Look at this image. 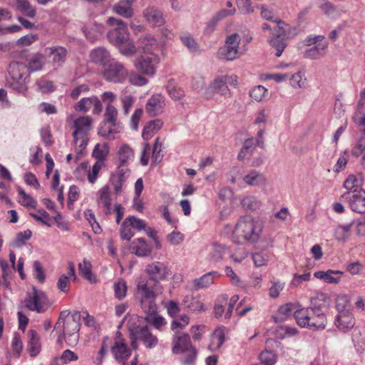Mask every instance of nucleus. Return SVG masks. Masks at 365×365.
Wrapping results in <instances>:
<instances>
[{"label":"nucleus","mask_w":365,"mask_h":365,"mask_svg":"<svg viewBox=\"0 0 365 365\" xmlns=\"http://www.w3.org/2000/svg\"><path fill=\"white\" fill-rule=\"evenodd\" d=\"M327 300V295L326 294L317 292L310 299V307L307 309H309L312 311L318 310L323 312L322 309L325 307Z\"/></svg>","instance_id":"nucleus-38"},{"label":"nucleus","mask_w":365,"mask_h":365,"mask_svg":"<svg viewBox=\"0 0 365 365\" xmlns=\"http://www.w3.org/2000/svg\"><path fill=\"white\" fill-rule=\"evenodd\" d=\"M97 202L105 209L106 215L111 213V191L109 185H104L98 191Z\"/></svg>","instance_id":"nucleus-23"},{"label":"nucleus","mask_w":365,"mask_h":365,"mask_svg":"<svg viewBox=\"0 0 365 365\" xmlns=\"http://www.w3.org/2000/svg\"><path fill=\"white\" fill-rule=\"evenodd\" d=\"M38 90L43 93L53 92L56 90V86L51 81L46 78H41L36 83Z\"/></svg>","instance_id":"nucleus-52"},{"label":"nucleus","mask_w":365,"mask_h":365,"mask_svg":"<svg viewBox=\"0 0 365 365\" xmlns=\"http://www.w3.org/2000/svg\"><path fill=\"white\" fill-rule=\"evenodd\" d=\"M133 4L123 0H119L118 3L114 4L113 10L119 16L125 19H130L134 15Z\"/></svg>","instance_id":"nucleus-34"},{"label":"nucleus","mask_w":365,"mask_h":365,"mask_svg":"<svg viewBox=\"0 0 365 365\" xmlns=\"http://www.w3.org/2000/svg\"><path fill=\"white\" fill-rule=\"evenodd\" d=\"M227 250L228 248L225 245L213 243L212 245V250L209 255V259L214 262L220 261L227 253Z\"/></svg>","instance_id":"nucleus-40"},{"label":"nucleus","mask_w":365,"mask_h":365,"mask_svg":"<svg viewBox=\"0 0 365 365\" xmlns=\"http://www.w3.org/2000/svg\"><path fill=\"white\" fill-rule=\"evenodd\" d=\"M19 195L21 198V204L25 207H36L37 202L28 195L21 187L17 189Z\"/></svg>","instance_id":"nucleus-61"},{"label":"nucleus","mask_w":365,"mask_h":365,"mask_svg":"<svg viewBox=\"0 0 365 365\" xmlns=\"http://www.w3.org/2000/svg\"><path fill=\"white\" fill-rule=\"evenodd\" d=\"M165 106L164 97L160 94H155L148 98L145 110L150 116H156L164 111Z\"/></svg>","instance_id":"nucleus-20"},{"label":"nucleus","mask_w":365,"mask_h":365,"mask_svg":"<svg viewBox=\"0 0 365 365\" xmlns=\"http://www.w3.org/2000/svg\"><path fill=\"white\" fill-rule=\"evenodd\" d=\"M134 151L127 144L120 145L117 151L116 158L120 165H128L134 160Z\"/></svg>","instance_id":"nucleus-29"},{"label":"nucleus","mask_w":365,"mask_h":365,"mask_svg":"<svg viewBox=\"0 0 365 365\" xmlns=\"http://www.w3.org/2000/svg\"><path fill=\"white\" fill-rule=\"evenodd\" d=\"M138 44L145 55H158V53L160 51L158 41L150 34L140 37Z\"/></svg>","instance_id":"nucleus-19"},{"label":"nucleus","mask_w":365,"mask_h":365,"mask_svg":"<svg viewBox=\"0 0 365 365\" xmlns=\"http://www.w3.org/2000/svg\"><path fill=\"white\" fill-rule=\"evenodd\" d=\"M103 76L106 81L114 83H122L128 76V70L123 64L113 58L103 68Z\"/></svg>","instance_id":"nucleus-6"},{"label":"nucleus","mask_w":365,"mask_h":365,"mask_svg":"<svg viewBox=\"0 0 365 365\" xmlns=\"http://www.w3.org/2000/svg\"><path fill=\"white\" fill-rule=\"evenodd\" d=\"M363 183L361 177L356 175H350L344 182V187L346 192L363 190L361 187Z\"/></svg>","instance_id":"nucleus-41"},{"label":"nucleus","mask_w":365,"mask_h":365,"mask_svg":"<svg viewBox=\"0 0 365 365\" xmlns=\"http://www.w3.org/2000/svg\"><path fill=\"white\" fill-rule=\"evenodd\" d=\"M243 181L250 186H263L267 180L262 173L252 170L243 177Z\"/></svg>","instance_id":"nucleus-32"},{"label":"nucleus","mask_w":365,"mask_h":365,"mask_svg":"<svg viewBox=\"0 0 365 365\" xmlns=\"http://www.w3.org/2000/svg\"><path fill=\"white\" fill-rule=\"evenodd\" d=\"M210 88L213 89L216 93L220 94L221 96H230V89L221 76L216 78L210 85Z\"/></svg>","instance_id":"nucleus-44"},{"label":"nucleus","mask_w":365,"mask_h":365,"mask_svg":"<svg viewBox=\"0 0 365 365\" xmlns=\"http://www.w3.org/2000/svg\"><path fill=\"white\" fill-rule=\"evenodd\" d=\"M159 62L158 55H142L138 57L134 62V66L138 73L153 76L156 72V64Z\"/></svg>","instance_id":"nucleus-10"},{"label":"nucleus","mask_w":365,"mask_h":365,"mask_svg":"<svg viewBox=\"0 0 365 365\" xmlns=\"http://www.w3.org/2000/svg\"><path fill=\"white\" fill-rule=\"evenodd\" d=\"M259 359L264 365H273L276 362L275 354L270 351H264L259 354Z\"/></svg>","instance_id":"nucleus-64"},{"label":"nucleus","mask_w":365,"mask_h":365,"mask_svg":"<svg viewBox=\"0 0 365 365\" xmlns=\"http://www.w3.org/2000/svg\"><path fill=\"white\" fill-rule=\"evenodd\" d=\"M262 230L260 222L255 221L250 216L241 217L237 223L232 233V240L237 244L245 242H256Z\"/></svg>","instance_id":"nucleus-2"},{"label":"nucleus","mask_w":365,"mask_h":365,"mask_svg":"<svg viewBox=\"0 0 365 365\" xmlns=\"http://www.w3.org/2000/svg\"><path fill=\"white\" fill-rule=\"evenodd\" d=\"M16 9L29 18H34L36 14L35 7L29 0H14Z\"/></svg>","instance_id":"nucleus-37"},{"label":"nucleus","mask_w":365,"mask_h":365,"mask_svg":"<svg viewBox=\"0 0 365 365\" xmlns=\"http://www.w3.org/2000/svg\"><path fill=\"white\" fill-rule=\"evenodd\" d=\"M45 64V55L35 53L29 60L27 65L28 73L38 71L43 69Z\"/></svg>","instance_id":"nucleus-36"},{"label":"nucleus","mask_w":365,"mask_h":365,"mask_svg":"<svg viewBox=\"0 0 365 365\" xmlns=\"http://www.w3.org/2000/svg\"><path fill=\"white\" fill-rule=\"evenodd\" d=\"M240 41V36L237 33L228 36L226 38L225 44L218 50V58L224 61L236 59L239 53Z\"/></svg>","instance_id":"nucleus-8"},{"label":"nucleus","mask_w":365,"mask_h":365,"mask_svg":"<svg viewBox=\"0 0 365 365\" xmlns=\"http://www.w3.org/2000/svg\"><path fill=\"white\" fill-rule=\"evenodd\" d=\"M157 310L158 305L155 306L153 312L150 310L143 311L145 314V320L148 324H152L156 329L162 331L167 322L164 317L157 314Z\"/></svg>","instance_id":"nucleus-28"},{"label":"nucleus","mask_w":365,"mask_h":365,"mask_svg":"<svg viewBox=\"0 0 365 365\" xmlns=\"http://www.w3.org/2000/svg\"><path fill=\"white\" fill-rule=\"evenodd\" d=\"M131 253L140 257H145L150 255L153 246L148 244L144 238L135 239L130 245Z\"/></svg>","instance_id":"nucleus-22"},{"label":"nucleus","mask_w":365,"mask_h":365,"mask_svg":"<svg viewBox=\"0 0 365 365\" xmlns=\"http://www.w3.org/2000/svg\"><path fill=\"white\" fill-rule=\"evenodd\" d=\"M365 150V129L361 132V136L357 140L356 144L353 146L351 154L355 157H359Z\"/></svg>","instance_id":"nucleus-56"},{"label":"nucleus","mask_w":365,"mask_h":365,"mask_svg":"<svg viewBox=\"0 0 365 365\" xmlns=\"http://www.w3.org/2000/svg\"><path fill=\"white\" fill-rule=\"evenodd\" d=\"M93 26L94 28H92V31H88L86 26L82 29L86 37L91 41H96L103 32V26L102 24H94Z\"/></svg>","instance_id":"nucleus-49"},{"label":"nucleus","mask_w":365,"mask_h":365,"mask_svg":"<svg viewBox=\"0 0 365 365\" xmlns=\"http://www.w3.org/2000/svg\"><path fill=\"white\" fill-rule=\"evenodd\" d=\"M29 78H21L20 79L11 80L10 82L11 88L19 93H25L28 90Z\"/></svg>","instance_id":"nucleus-53"},{"label":"nucleus","mask_w":365,"mask_h":365,"mask_svg":"<svg viewBox=\"0 0 365 365\" xmlns=\"http://www.w3.org/2000/svg\"><path fill=\"white\" fill-rule=\"evenodd\" d=\"M127 78L132 85L136 86H145L148 82V79L143 76V74L137 73L135 71H131L130 73L128 71Z\"/></svg>","instance_id":"nucleus-55"},{"label":"nucleus","mask_w":365,"mask_h":365,"mask_svg":"<svg viewBox=\"0 0 365 365\" xmlns=\"http://www.w3.org/2000/svg\"><path fill=\"white\" fill-rule=\"evenodd\" d=\"M225 341V328L219 327L215 329L212 336V344L220 348Z\"/></svg>","instance_id":"nucleus-60"},{"label":"nucleus","mask_w":365,"mask_h":365,"mask_svg":"<svg viewBox=\"0 0 365 365\" xmlns=\"http://www.w3.org/2000/svg\"><path fill=\"white\" fill-rule=\"evenodd\" d=\"M67 50L60 46L46 47L44 49V55L46 56L54 69L63 66L67 57Z\"/></svg>","instance_id":"nucleus-13"},{"label":"nucleus","mask_w":365,"mask_h":365,"mask_svg":"<svg viewBox=\"0 0 365 365\" xmlns=\"http://www.w3.org/2000/svg\"><path fill=\"white\" fill-rule=\"evenodd\" d=\"M241 205L247 210H256L259 208L261 203L254 196H247L242 199Z\"/></svg>","instance_id":"nucleus-51"},{"label":"nucleus","mask_w":365,"mask_h":365,"mask_svg":"<svg viewBox=\"0 0 365 365\" xmlns=\"http://www.w3.org/2000/svg\"><path fill=\"white\" fill-rule=\"evenodd\" d=\"M28 351L31 356H36L39 354L41 350L39 336L35 330L31 329L28 332Z\"/></svg>","instance_id":"nucleus-33"},{"label":"nucleus","mask_w":365,"mask_h":365,"mask_svg":"<svg viewBox=\"0 0 365 365\" xmlns=\"http://www.w3.org/2000/svg\"><path fill=\"white\" fill-rule=\"evenodd\" d=\"M47 297L46 294L36 288L33 289L32 294L28 295L25 299L26 307L31 311L43 313L46 310Z\"/></svg>","instance_id":"nucleus-12"},{"label":"nucleus","mask_w":365,"mask_h":365,"mask_svg":"<svg viewBox=\"0 0 365 365\" xmlns=\"http://www.w3.org/2000/svg\"><path fill=\"white\" fill-rule=\"evenodd\" d=\"M219 273L216 271L209 272L203 274L200 278L195 279L192 281V286L195 289H201L208 287L214 283V279L219 277Z\"/></svg>","instance_id":"nucleus-31"},{"label":"nucleus","mask_w":365,"mask_h":365,"mask_svg":"<svg viewBox=\"0 0 365 365\" xmlns=\"http://www.w3.org/2000/svg\"><path fill=\"white\" fill-rule=\"evenodd\" d=\"M125 180L118 175H110L108 183L113 187L115 194L119 195L122 192L123 185Z\"/></svg>","instance_id":"nucleus-59"},{"label":"nucleus","mask_w":365,"mask_h":365,"mask_svg":"<svg viewBox=\"0 0 365 365\" xmlns=\"http://www.w3.org/2000/svg\"><path fill=\"white\" fill-rule=\"evenodd\" d=\"M163 286L160 283L147 280V278L140 277L136 280L135 297L140 304L143 310L153 312L157 306L156 299L163 293Z\"/></svg>","instance_id":"nucleus-1"},{"label":"nucleus","mask_w":365,"mask_h":365,"mask_svg":"<svg viewBox=\"0 0 365 365\" xmlns=\"http://www.w3.org/2000/svg\"><path fill=\"white\" fill-rule=\"evenodd\" d=\"M116 46L118 48L120 53L125 56H131L137 51L134 42L132 41L130 38L126 42L118 44Z\"/></svg>","instance_id":"nucleus-50"},{"label":"nucleus","mask_w":365,"mask_h":365,"mask_svg":"<svg viewBox=\"0 0 365 365\" xmlns=\"http://www.w3.org/2000/svg\"><path fill=\"white\" fill-rule=\"evenodd\" d=\"M92 123L93 120L89 116H81L73 121L72 135L78 155L83 152L88 145Z\"/></svg>","instance_id":"nucleus-4"},{"label":"nucleus","mask_w":365,"mask_h":365,"mask_svg":"<svg viewBox=\"0 0 365 365\" xmlns=\"http://www.w3.org/2000/svg\"><path fill=\"white\" fill-rule=\"evenodd\" d=\"M354 222H351L347 225H339L334 230V237L336 240L340 242L346 241L349 235L350 231L353 226Z\"/></svg>","instance_id":"nucleus-43"},{"label":"nucleus","mask_w":365,"mask_h":365,"mask_svg":"<svg viewBox=\"0 0 365 365\" xmlns=\"http://www.w3.org/2000/svg\"><path fill=\"white\" fill-rule=\"evenodd\" d=\"M115 296L118 299L124 298L127 293V285L124 280H119L114 284Z\"/></svg>","instance_id":"nucleus-62"},{"label":"nucleus","mask_w":365,"mask_h":365,"mask_svg":"<svg viewBox=\"0 0 365 365\" xmlns=\"http://www.w3.org/2000/svg\"><path fill=\"white\" fill-rule=\"evenodd\" d=\"M257 145V143L253 138L245 140L243 143L242 148L240 153L238 154V159H244L246 157L247 153H249L250 151H252L255 148V146Z\"/></svg>","instance_id":"nucleus-57"},{"label":"nucleus","mask_w":365,"mask_h":365,"mask_svg":"<svg viewBox=\"0 0 365 365\" xmlns=\"http://www.w3.org/2000/svg\"><path fill=\"white\" fill-rule=\"evenodd\" d=\"M334 324L341 331L345 333L354 327L355 320L352 313L337 314Z\"/></svg>","instance_id":"nucleus-26"},{"label":"nucleus","mask_w":365,"mask_h":365,"mask_svg":"<svg viewBox=\"0 0 365 365\" xmlns=\"http://www.w3.org/2000/svg\"><path fill=\"white\" fill-rule=\"evenodd\" d=\"M290 83L294 88H302L305 86L306 83V78L304 76V73L301 71H299L290 78Z\"/></svg>","instance_id":"nucleus-63"},{"label":"nucleus","mask_w":365,"mask_h":365,"mask_svg":"<svg viewBox=\"0 0 365 365\" xmlns=\"http://www.w3.org/2000/svg\"><path fill=\"white\" fill-rule=\"evenodd\" d=\"M287 26L284 21L279 20L277 21L278 31L276 34L270 39L271 46L276 49V56L279 57L287 46L284 37H289L291 34L289 31L284 28Z\"/></svg>","instance_id":"nucleus-14"},{"label":"nucleus","mask_w":365,"mask_h":365,"mask_svg":"<svg viewBox=\"0 0 365 365\" xmlns=\"http://www.w3.org/2000/svg\"><path fill=\"white\" fill-rule=\"evenodd\" d=\"M62 334L58 336V341L61 340V336L65 338L66 343L69 346H74L78 341V331L81 328V314L78 312L73 313L68 317L63 324L61 325Z\"/></svg>","instance_id":"nucleus-5"},{"label":"nucleus","mask_w":365,"mask_h":365,"mask_svg":"<svg viewBox=\"0 0 365 365\" xmlns=\"http://www.w3.org/2000/svg\"><path fill=\"white\" fill-rule=\"evenodd\" d=\"M109 153V146L107 143L96 144L93 150L92 155L97 160V162L102 163L103 164V161L106 160L107 155Z\"/></svg>","instance_id":"nucleus-47"},{"label":"nucleus","mask_w":365,"mask_h":365,"mask_svg":"<svg viewBox=\"0 0 365 365\" xmlns=\"http://www.w3.org/2000/svg\"><path fill=\"white\" fill-rule=\"evenodd\" d=\"M92 106L93 107V113L94 114H98L101 112V102L95 96L88 98H83L75 105L74 108L77 111L86 113L88 112Z\"/></svg>","instance_id":"nucleus-18"},{"label":"nucleus","mask_w":365,"mask_h":365,"mask_svg":"<svg viewBox=\"0 0 365 365\" xmlns=\"http://www.w3.org/2000/svg\"><path fill=\"white\" fill-rule=\"evenodd\" d=\"M8 71L11 80L20 79L21 78H29L30 75L28 73L27 65L21 62H11L9 66Z\"/></svg>","instance_id":"nucleus-27"},{"label":"nucleus","mask_w":365,"mask_h":365,"mask_svg":"<svg viewBox=\"0 0 365 365\" xmlns=\"http://www.w3.org/2000/svg\"><path fill=\"white\" fill-rule=\"evenodd\" d=\"M252 260L255 267L267 266L269 260V253L265 250L256 251L252 254Z\"/></svg>","instance_id":"nucleus-48"},{"label":"nucleus","mask_w":365,"mask_h":365,"mask_svg":"<svg viewBox=\"0 0 365 365\" xmlns=\"http://www.w3.org/2000/svg\"><path fill=\"white\" fill-rule=\"evenodd\" d=\"M107 23L110 26H116L113 30L109 31L107 35L109 41L112 44L118 46L128 40L130 36L125 22L121 19L109 17L107 20Z\"/></svg>","instance_id":"nucleus-7"},{"label":"nucleus","mask_w":365,"mask_h":365,"mask_svg":"<svg viewBox=\"0 0 365 365\" xmlns=\"http://www.w3.org/2000/svg\"><path fill=\"white\" fill-rule=\"evenodd\" d=\"M182 44L186 46L191 53H198L199 46L195 40L189 34L180 37Z\"/></svg>","instance_id":"nucleus-58"},{"label":"nucleus","mask_w":365,"mask_h":365,"mask_svg":"<svg viewBox=\"0 0 365 365\" xmlns=\"http://www.w3.org/2000/svg\"><path fill=\"white\" fill-rule=\"evenodd\" d=\"M341 274L340 271L328 270L327 272L318 271L314 275L316 278L323 280L326 283L336 284L339 282V278L334 277V274Z\"/></svg>","instance_id":"nucleus-46"},{"label":"nucleus","mask_w":365,"mask_h":365,"mask_svg":"<svg viewBox=\"0 0 365 365\" xmlns=\"http://www.w3.org/2000/svg\"><path fill=\"white\" fill-rule=\"evenodd\" d=\"M336 309L338 314L352 313L353 307L349 297L346 294H341L336 297Z\"/></svg>","instance_id":"nucleus-35"},{"label":"nucleus","mask_w":365,"mask_h":365,"mask_svg":"<svg viewBox=\"0 0 365 365\" xmlns=\"http://www.w3.org/2000/svg\"><path fill=\"white\" fill-rule=\"evenodd\" d=\"M31 236L32 232L30 230L19 232L11 243V245L15 247H21L26 244V241H28Z\"/></svg>","instance_id":"nucleus-54"},{"label":"nucleus","mask_w":365,"mask_h":365,"mask_svg":"<svg viewBox=\"0 0 365 365\" xmlns=\"http://www.w3.org/2000/svg\"><path fill=\"white\" fill-rule=\"evenodd\" d=\"M163 126V122L159 119L150 121L143 128L142 137L144 140H149L155 132Z\"/></svg>","instance_id":"nucleus-39"},{"label":"nucleus","mask_w":365,"mask_h":365,"mask_svg":"<svg viewBox=\"0 0 365 365\" xmlns=\"http://www.w3.org/2000/svg\"><path fill=\"white\" fill-rule=\"evenodd\" d=\"M182 306L185 310L191 312H199L204 309L203 304L200 298L193 295H186L184 297Z\"/></svg>","instance_id":"nucleus-30"},{"label":"nucleus","mask_w":365,"mask_h":365,"mask_svg":"<svg viewBox=\"0 0 365 365\" xmlns=\"http://www.w3.org/2000/svg\"><path fill=\"white\" fill-rule=\"evenodd\" d=\"M78 269L81 276L93 284L96 282V277L91 271V264L90 262L83 260V263L78 264Z\"/></svg>","instance_id":"nucleus-45"},{"label":"nucleus","mask_w":365,"mask_h":365,"mask_svg":"<svg viewBox=\"0 0 365 365\" xmlns=\"http://www.w3.org/2000/svg\"><path fill=\"white\" fill-rule=\"evenodd\" d=\"M294 316L300 327H307L313 331L324 329L327 323L324 312L318 310L298 309L294 312Z\"/></svg>","instance_id":"nucleus-3"},{"label":"nucleus","mask_w":365,"mask_h":365,"mask_svg":"<svg viewBox=\"0 0 365 365\" xmlns=\"http://www.w3.org/2000/svg\"><path fill=\"white\" fill-rule=\"evenodd\" d=\"M327 48V43H319L305 51L304 56L311 59H318L322 57Z\"/></svg>","instance_id":"nucleus-42"},{"label":"nucleus","mask_w":365,"mask_h":365,"mask_svg":"<svg viewBox=\"0 0 365 365\" xmlns=\"http://www.w3.org/2000/svg\"><path fill=\"white\" fill-rule=\"evenodd\" d=\"M111 353L115 359L119 363H124L131 355V350L128 346L125 339L120 331H117L114 339V343L111 346Z\"/></svg>","instance_id":"nucleus-11"},{"label":"nucleus","mask_w":365,"mask_h":365,"mask_svg":"<svg viewBox=\"0 0 365 365\" xmlns=\"http://www.w3.org/2000/svg\"><path fill=\"white\" fill-rule=\"evenodd\" d=\"M143 16L153 26H161L165 23L162 11L155 7L146 8L143 11Z\"/></svg>","instance_id":"nucleus-25"},{"label":"nucleus","mask_w":365,"mask_h":365,"mask_svg":"<svg viewBox=\"0 0 365 365\" xmlns=\"http://www.w3.org/2000/svg\"><path fill=\"white\" fill-rule=\"evenodd\" d=\"M131 335L135 339L141 341L148 349L155 347L158 343L156 336L153 335L146 326H137L131 330Z\"/></svg>","instance_id":"nucleus-15"},{"label":"nucleus","mask_w":365,"mask_h":365,"mask_svg":"<svg viewBox=\"0 0 365 365\" xmlns=\"http://www.w3.org/2000/svg\"><path fill=\"white\" fill-rule=\"evenodd\" d=\"M91 61L96 65L104 66L113 58H110L109 51L104 47H97L93 49L89 55Z\"/></svg>","instance_id":"nucleus-24"},{"label":"nucleus","mask_w":365,"mask_h":365,"mask_svg":"<svg viewBox=\"0 0 365 365\" xmlns=\"http://www.w3.org/2000/svg\"><path fill=\"white\" fill-rule=\"evenodd\" d=\"M105 121L106 123L110 125V127L108 130H105L104 128H101L99 130V134L103 137L108 138V139H114V136L113 134L115 132L114 131L111 127L115 126L117 116H118V110L116 108L110 103H108L106 108L105 111Z\"/></svg>","instance_id":"nucleus-17"},{"label":"nucleus","mask_w":365,"mask_h":365,"mask_svg":"<svg viewBox=\"0 0 365 365\" xmlns=\"http://www.w3.org/2000/svg\"><path fill=\"white\" fill-rule=\"evenodd\" d=\"M148 278L147 280L160 283L161 280L166 278L168 271L166 266L160 262H154L148 264L145 269Z\"/></svg>","instance_id":"nucleus-16"},{"label":"nucleus","mask_w":365,"mask_h":365,"mask_svg":"<svg viewBox=\"0 0 365 365\" xmlns=\"http://www.w3.org/2000/svg\"><path fill=\"white\" fill-rule=\"evenodd\" d=\"M194 347L190 341V336L187 334L182 333L175 334L173 339L172 351L174 354L186 352L188 349Z\"/></svg>","instance_id":"nucleus-21"},{"label":"nucleus","mask_w":365,"mask_h":365,"mask_svg":"<svg viewBox=\"0 0 365 365\" xmlns=\"http://www.w3.org/2000/svg\"><path fill=\"white\" fill-rule=\"evenodd\" d=\"M341 199L349 205L353 212L365 214L364 190L346 192L341 195Z\"/></svg>","instance_id":"nucleus-9"}]
</instances>
